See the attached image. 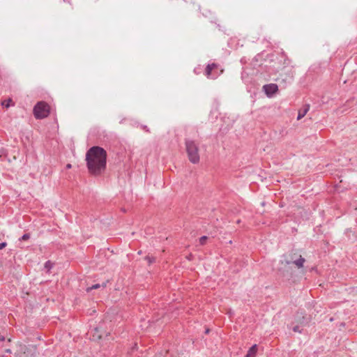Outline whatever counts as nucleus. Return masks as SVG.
Wrapping results in <instances>:
<instances>
[{"instance_id":"nucleus-1","label":"nucleus","mask_w":357,"mask_h":357,"mask_svg":"<svg viewBox=\"0 0 357 357\" xmlns=\"http://www.w3.org/2000/svg\"><path fill=\"white\" fill-rule=\"evenodd\" d=\"M86 161L90 174L100 175L106 169L107 153L100 146H93L86 152Z\"/></svg>"},{"instance_id":"nucleus-2","label":"nucleus","mask_w":357,"mask_h":357,"mask_svg":"<svg viewBox=\"0 0 357 357\" xmlns=\"http://www.w3.org/2000/svg\"><path fill=\"white\" fill-rule=\"evenodd\" d=\"M269 59V71L272 73H278L290 64V61L287 58V56L283 52H278L277 55L272 54ZM271 73L269 72V76Z\"/></svg>"},{"instance_id":"nucleus-3","label":"nucleus","mask_w":357,"mask_h":357,"mask_svg":"<svg viewBox=\"0 0 357 357\" xmlns=\"http://www.w3.org/2000/svg\"><path fill=\"white\" fill-rule=\"evenodd\" d=\"M185 147L189 160L193 164L198 163L200 159L198 146L194 141L187 139L185 141Z\"/></svg>"},{"instance_id":"nucleus-4","label":"nucleus","mask_w":357,"mask_h":357,"mask_svg":"<svg viewBox=\"0 0 357 357\" xmlns=\"http://www.w3.org/2000/svg\"><path fill=\"white\" fill-rule=\"evenodd\" d=\"M33 114L36 119L45 118L50 114V107L45 102H39L33 108Z\"/></svg>"},{"instance_id":"nucleus-5","label":"nucleus","mask_w":357,"mask_h":357,"mask_svg":"<svg viewBox=\"0 0 357 357\" xmlns=\"http://www.w3.org/2000/svg\"><path fill=\"white\" fill-rule=\"evenodd\" d=\"M305 261V259L302 256H300V257L298 259H296L294 261H287V264H294L298 268H302L303 266Z\"/></svg>"},{"instance_id":"nucleus-6","label":"nucleus","mask_w":357,"mask_h":357,"mask_svg":"<svg viewBox=\"0 0 357 357\" xmlns=\"http://www.w3.org/2000/svg\"><path fill=\"white\" fill-rule=\"evenodd\" d=\"M309 109H310V105H305L303 109H301L298 111L297 119L299 120V119H301L303 117H304L305 116V114H307V112L309 111Z\"/></svg>"},{"instance_id":"nucleus-7","label":"nucleus","mask_w":357,"mask_h":357,"mask_svg":"<svg viewBox=\"0 0 357 357\" xmlns=\"http://www.w3.org/2000/svg\"><path fill=\"white\" fill-rule=\"evenodd\" d=\"M257 351V345H252L248 350L245 357H255Z\"/></svg>"},{"instance_id":"nucleus-8","label":"nucleus","mask_w":357,"mask_h":357,"mask_svg":"<svg viewBox=\"0 0 357 357\" xmlns=\"http://www.w3.org/2000/svg\"><path fill=\"white\" fill-rule=\"evenodd\" d=\"M278 90V86L276 84H269V98H271Z\"/></svg>"},{"instance_id":"nucleus-9","label":"nucleus","mask_w":357,"mask_h":357,"mask_svg":"<svg viewBox=\"0 0 357 357\" xmlns=\"http://www.w3.org/2000/svg\"><path fill=\"white\" fill-rule=\"evenodd\" d=\"M215 67V64H214V63L208 64L207 66L206 69V75H207L208 77H210L211 74V70Z\"/></svg>"},{"instance_id":"nucleus-10","label":"nucleus","mask_w":357,"mask_h":357,"mask_svg":"<svg viewBox=\"0 0 357 357\" xmlns=\"http://www.w3.org/2000/svg\"><path fill=\"white\" fill-rule=\"evenodd\" d=\"M93 339H100L102 337V335L99 333V331L98 328L94 329V334L93 335Z\"/></svg>"},{"instance_id":"nucleus-11","label":"nucleus","mask_w":357,"mask_h":357,"mask_svg":"<svg viewBox=\"0 0 357 357\" xmlns=\"http://www.w3.org/2000/svg\"><path fill=\"white\" fill-rule=\"evenodd\" d=\"M52 266H53V264L50 261H47L45 264V268L47 271H50L52 268Z\"/></svg>"},{"instance_id":"nucleus-12","label":"nucleus","mask_w":357,"mask_h":357,"mask_svg":"<svg viewBox=\"0 0 357 357\" xmlns=\"http://www.w3.org/2000/svg\"><path fill=\"white\" fill-rule=\"evenodd\" d=\"M100 287V285L99 284H96L92 285L90 287H88L86 289V291L89 292V291H91L93 289H98Z\"/></svg>"},{"instance_id":"nucleus-13","label":"nucleus","mask_w":357,"mask_h":357,"mask_svg":"<svg viewBox=\"0 0 357 357\" xmlns=\"http://www.w3.org/2000/svg\"><path fill=\"white\" fill-rule=\"evenodd\" d=\"M207 240V236H203L199 238V243L201 245L205 244L206 241Z\"/></svg>"},{"instance_id":"nucleus-14","label":"nucleus","mask_w":357,"mask_h":357,"mask_svg":"<svg viewBox=\"0 0 357 357\" xmlns=\"http://www.w3.org/2000/svg\"><path fill=\"white\" fill-rule=\"evenodd\" d=\"M10 102H11V100L8 99L7 100L3 101L1 104H2L3 106H4L6 108H8L10 106Z\"/></svg>"},{"instance_id":"nucleus-15","label":"nucleus","mask_w":357,"mask_h":357,"mask_svg":"<svg viewBox=\"0 0 357 357\" xmlns=\"http://www.w3.org/2000/svg\"><path fill=\"white\" fill-rule=\"evenodd\" d=\"M29 238L30 235L29 234H25L20 238V241H26L29 239Z\"/></svg>"},{"instance_id":"nucleus-16","label":"nucleus","mask_w":357,"mask_h":357,"mask_svg":"<svg viewBox=\"0 0 357 357\" xmlns=\"http://www.w3.org/2000/svg\"><path fill=\"white\" fill-rule=\"evenodd\" d=\"M146 260L148 261L149 264H151L153 261H155V259L153 257H146Z\"/></svg>"},{"instance_id":"nucleus-17","label":"nucleus","mask_w":357,"mask_h":357,"mask_svg":"<svg viewBox=\"0 0 357 357\" xmlns=\"http://www.w3.org/2000/svg\"><path fill=\"white\" fill-rule=\"evenodd\" d=\"M263 90L266 96H268V84H264L263 86Z\"/></svg>"},{"instance_id":"nucleus-18","label":"nucleus","mask_w":357,"mask_h":357,"mask_svg":"<svg viewBox=\"0 0 357 357\" xmlns=\"http://www.w3.org/2000/svg\"><path fill=\"white\" fill-rule=\"evenodd\" d=\"M293 331L294 332H298V333H301V330H300V327L298 326H296L294 327H293Z\"/></svg>"},{"instance_id":"nucleus-19","label":"nucleus","mask_w":357,"mask_h":357,"mask_svg":"<svg viewBox=\"0 0 357 357\" xmlns=\"http://www.w3.org/2000/svg\"><path fill=\"white\" fill-rule=\"evenodd\" d=\"M6 246V243H5V242L1 243H0V250L5 248Z\"/></svg>"},{"instance_id":"nucleus-20","label":"nucleus","mask_w":357,"mask_h":357,"mask_svg":"<svg viewBox=\"0 0 357 357\" xmlns=\"http://www.w3.org/2000/svg\"><path fill=\"white\" fill-rule=\"evenodd\" d=\"M5 340V337L3 336H0V342L3 341Z\"/></svg>"},{"instance_id":"nucleus-21","label":"nucleus","mask_w":357,"mask_h":357,"mask_svg":"<svg viewBox=\"0 0 357 357\" xmlns=\"http://www.w3.org/2000/svg\"><path fill=\"white\" fill-rule=\"evenodd\" d=\"M66 168H67V169H70V168H71V165H70V164H68V165H66Z\"/></svg>"},{"instance_id":"nucleus-22","label":"nucleus","mask_w":357,"mask_h":357,"mask_svg":"<svg viewBox=\"0 0 357 357\" xmlns=\"http://www.w3.org/2000/svg\"><path fill=\"white\" fill-rule=\"evenodd\" d=\"M6 352L10 354V353H11V350L10 349H8L6 350Z\"/></svg>"},{"instance_id":"nucleus-23","label":"nucleus","mask_w":357,"mask_h":357,"mask_svg":"<svg viewBox=\"0 0 357 357\" xmlns=\"http://www.w3.org/2000/svg\"><path fill=\"white\" fill-rule=\"evenodd\" d=\"M273 80H275V81H278L279 79L278 77H276V78H273Z\"/></svg>"},{"instance_id":"nucleus-24","label":"nucleus","mask_w":357,"mask_h":357,"mask_svg":"<svg viewBox=\"0 0 357 357\" xmlns=\"http://www.w3.org/2000/svg\"><path fill=\"white\" fill-rule=\"evenodd\" d=\"M265 204H266V203H265L264 202H263L261 203V205H262L263 206H265Z\"/></svg>"},{"instance_id":"nucleus-25","label":"nucleus","mask_w":357,"mask_h":357,"mask_svg":"<svg viewBox=\"0 0 357 357\" xmlns=\"http://www.w3.org/2000/svg\"><path fill=\"white\" fill-rule=\"evenodd\" d=\"M209 332V330L208 329H206V333H208Z\"/></svg>"}]
</instances>
